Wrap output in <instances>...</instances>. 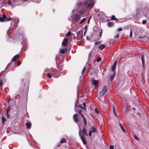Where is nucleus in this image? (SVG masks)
Wrapping results in <instances>:
<instances>
[{
	"instance_id": "nucleus-1",
	"label": "nucleus",
	"mask_w": 149,
	"mask_h": 149,
	"mask_svg": "<svg viewBox=\"0 0 149 149\" xmlns=\"http://www.w3.org/2000/svg\"><path fill=\"white\" fill-rule=\"evenodd\" d=\"M94 0H84L78 1L77 3L78 12L80 15L85 14L88 10L93 8L95 4Z\"/></svg>"
},
{
	"instance_id": "nucleus-2",
	"label": "nucleus",
	"mask_w": 149,
	"mask_h": 149,
	"mask_svg": "<svg viewBox=\"0 0 149 149\" xmlns=\"http://www.w3.org/2000/svg\"><path fill=\"white\" fill-rule=\"evenodd\" d=\"M107 86H104L102 88L99 94V96L101 97L107 91Z\"/></svg>"
},
{
	"instance_id": "nucleus-3",
	"label": "nucleus",
	"mask_w": 149,
	"mask_h": 149,
	"mask_svg": "<svg viewBox=\"0 0 149 149\" xmlns=\"http://www.w3.org/2000/svg\"><path fill=\"white\" fill-rule=\"evenodd\" d=\"M91 81L92 84L94 86L95 88L97 89L99 84V81L93 79Z\"/></svg>"
},
{
	"instance_id": "nucleus-4",
	"label": "nucleus",
	"mask_w": 149,
	"mask_h": 149,
	"mask_svg": "<svg viewBox=\"0 0 149 149\" xmlns=\"http://www.w3.org/2000/svg\"><path fill=\"white\" fill-rule=\"evenodd\" d=\"M72 17V19L75 21H78L80 18V16L78 15H74Z\"/></svg>"
},
{
	"instance_id": "nucleus-5",
	"label": "nucleus",
	"mask_w": 149,
	"mask_h": 149,
	"mask_svg": "<svg viewBox=\"0 0 149 149\" xmlns=\"http://www.w3.org/2000/svg\"><path fill=\"white\" fill-rule=\"evenodd\" d=\"M73 118L74 120V122L77 123L79 121V118L78 117L77 114H75L73 116Z\"/></svg>"
},
{
	"instance_id": "nucleus-6",
	"label": "nucleus",
	"mask_w": 149,
	"mask_h": 149,
	"mask_svg": "<svg viewBox=\"0 0 149 149\" xmlns=\"http://www.w3.org/2000/svg\"><path fill=\"white\" fill-rule=\"evenodd\" d=\"M81 32V31H79L78 32H77V37L78 38H79V40L83 38V36L82 35V33L81 35H80Z\"/></svg>"
},
{
	"instance_id": "nucleus-7",
	"label": "nucleus",
	"mask_w": 149,
	"mask_h": 149,
	"mask_svg": "<svg viewBox=\"0 0 149 149\" xmlns=\"http://www.w3.org/2000/svg\"><path fill=\"white\" fill-rule=\"evenodd\" d=\"M68 39L67 38H65L62 42V45L64 46H66L68 43Z\"/></svg>"
},
{
	"instance_id": "nucleus-8",
	"label": "nucleus",
	"mask_w": 149,
	"mask_h": 149,
	"mask_svg": "<svg viewBox=\"0 0 149 149\" xmlns=\"http://www.w3.org/2000/svg\"><path fill=\"white\" fill-rule=\"evenodd\" d=\"M6 18V16L3 14L1 17L0 15V22H2L5 21V19Z\"/></svg>"
},
{
	"instance_id": "nucleus-9",
	"label": "nucleus",
	"mask_w": 149,
	"mask_h": 149,
	"mask_svg": "<svg viewBox=\"0 0 149 149\" xmlns=\"http://www.w3.org/2000/svg\"><path fill=\"white\" fill-rule=\"evenodd\" d=\"M19 55H16L12 59V61L13 62L15 61L16 60L19 58Z\"/></svg>"
},
{
	"instance_id": "nucleus-10",
	"label": "nucleus",
	"mask_w": 149,
	"mask_h": 149,
	"mask_svg": "<svg viewBox=\"0 0 149 149\" xmlns=\"http://www.w3.org/2000/svg\"><path fill=\"white\" fill-rule=\"evenodd\" d=\"M79 134H80V136L81 139V140H82V141L83 143L84 144H86V140H85V137H84V136L81 135L80 134V132H79Z\"/></svg>"
},
{
	"instance_id": "nucleus-11",
	"label": "nucleus",
	"mask_w": 149,
	"mask_h": 149,
	"mask_svg": "<svg viewBox=\"0 0 149 149\" xmlns=\"http://www.w3.org/2000/svg\"><path fill=\"white\" fill-rule=\"evenodd\" d=\"M119 126H120L121 130H122L123 132L125 133V130L124 129L123 127V126L120 123H119Z\"/></svg>"
},
{
	"instance_id": "nucleus-12",
	"label": "nucleus",
	"mask_w": 149,
	"mask_h": 149,
	"mask_svg": "<svg viewBox=\"0 0 149 149\" xmlns=\"http://www.w3.org/2000/svg\"><path fill=\"white\" fill-rule=\"evenodd\" d=\"M97 128L94 127H92L91 128V131H90L91 132H92L93 133H94L96 132H97L96 131Z\"/></svg>"
},
{
	"instance_id": "nucleus-13",
	"label": "nucleus",
	"mask_w": 149,
	"mask_h": 149,
	"mask_svg": "<svg viewBox=\"0 0 149 149\" xmlns=\"http://www.w3.org/2000/svg\"><path fill=\"white\" fill-rule=\"evenodd\" d=\"M68 49H61L60 51V53L62 54H64L67 52Z\"/></svg>"
},
{
	"instance_id": "nucleus-14",
	"label": "nucleus",
	"mask_w": 149,
	"mask_h": 149,
	"mask_svg": "<svg viewBox=\"0 0 149 149\" xmlns=\"http://www.w3.org/2000/svg\"><path fill=\"white\" fill-rule=\"evenodd\" d=\"M82 133L84 135H86V136L88 135V134H86V130L85 127H84L83 128Z\"/></svg>"
},
{
	"instance_id": "nucleus-15",
	"label": "nucleus",
	"mask_w": 149,
	"mask_h": 149,
	"mask_svg": "<svg viewBox=\"0 0 149 149\" xmlns=\"http://www.w3.org/2000/svg\"><path fill=\"white\" fill-rule=\"evenodd\" d=\"M105 47V45L104 44H102L100 45L98 47L99 49L100 50H102Z\"/></svg>"
},
{
	"instance_id": "nucleus-16",
	"label": "nucleus",
	"mask_w": 149,
	"mask_h": 149,
	"mask_svg": "<svg viewBox=\"0 0 149 149\" xmlns=\"http://www.w3.org/2000/svg\"><path fill=\"white\" fill-rule=\"evenodd\" d=\"M144 59V56L143 55H142L141 56V59L142 62V65L143 66V67L144 66V65L145 63V61Z\"/></svg>"
},
{
	"instance_id": "nucleus-17",
	"label": "nucleus",
	"mask_w": 149,
	"mask_h": 149,
	"mask_svg": "<svg viewBox=\"0 0 149 149\" xmlns=\"http://www.w3.org/2000/svg\"><path fill=\"white\" fill-rule=\"evenodd\" d=\"M46 76H47V77L49 79L51 78L52 77L51 74L49 73H47Z\"/></svg>"
},
{
	"instance_id": "nucleus-18",
	"label": "nucleus",
	"mask_w": 149,
	"mask_h": 149,
	"mask_svg": "<svg viewBox=\"0 0 149 149\" xmlns=\"http://www.w3.org/2000/svg\"><path fill=\"white\" fill-rule=\"evenodd\" d=\"M115 72H114V74H113L112 75H111V76L110 79H111V81H112L113 80L114 77L115 76Z\"/></svg>"
},
{
	"instance_id": "nucleus-19",
	"label": "nucleus",
	"mask_w": 149,
	"mask_h": 149,
	"mask_svg": "<svg viewBox=\"0 0 149 149\" xmlns=\"http://www.w3.org/2000/svg\"><path fill=\"white\" fill-rule=\"evenodd\" d=\"M12 19V18L8 17H6V18L5 19V21H8L11 20Z\"/></svg>"
},
{
	"instance_id": "nucleus-20",
	"label": "nucleus",
	"mask_w": 149,
	"mask_h": 149,
	"mask_svg": "<svg viewBox=\"0 0 149 149\" xmlns=\"http://www.w3.org/2000/svg\"><path fill=\"white\" fill-rule=\"evenodd\" d=\"M26 125L27 127L28 128H29L30 127H31V124L29 123H26Z\"/></svg>"
},
{
	"instance_id": "nucleus-21",
	"label": "nucleus",
	"mask_w": 149,
	"mask_h": 149,
	"mask_svg": "<svg viewBox=\"0 0 149 149\" xmlns=\"http://www.w3.org/2000/svg\"><path fill=\"white\" fill-rule=\"evenodd\" d=\"M66 142V140L65 139V138H62L60 141V143H65Z\"/></svg>"
},
{
	"instance_id": "nucleus-22",
	"label": "nucleus",
	"mask_w": 149,
	"mask_h": 149,
	"mask_svg": "<svg viewBox=\"0 0 149 149\" xmlns=\"http://www.w3.org/2000/svg\"><path fill=\"white\" fill-rule=\"evenodd\" d=\"M113 24H114V23L113 22H109L108 23L107 25H108V26H109L110 27V26H112L113 25Z\"/></svg>"
},
{
	"instance_id": "nucleus-23",
	"label": "nucleus",
	"mask_w": 149,
	"mask_h": 149,
	"mask_svg": "<svg viewBox=\"0 0 149 149\" xmlns=\"http://www.w3.org/2000/svg\"><path fill=\"white\" fill-rule=\"evenodd\" d=\"M111 19L112 20H115L117 21H118V20L116 18L115 16L114 15L112 16Z\"/></svg>"
},
{
	"instance_id": "nucleus-24",
	"label": "nucleus",
	"mask_w": 149,
	"mask_h": 149,
	"mask_svg": "<svg viewBox=\"0 0 149 149\" xmlns=\"http://www.w3.org/2000/svg\"><path fill=\"white\" fill-rule=\"evenodd\" d=\"M116 65H115V64H113V65L112 67V70L114 71L115 70V69L116 68Z\"/></svg>"
},
{
	"instance_id": "nucleus-25",
	"label": "nucleus",
	"mask_w": 149,
	"mask_h": 149,
	"mask_svg": "<svg viewBox=\"0 0 149 149\" xmlns=\"http://www.w3.org/2000/svg\"><path fill=\"white\" fill-rule=\"evenodd\" d=\"M86 19V18H84L83 19L80 21V24H82L84 22H85Z\"/></svg>"
},
{
	"instance_id": "nucleus-26",
	"label": "nucleus",
	"mask_w": 149,
	"mask_h": 149,
	"mask_svg": "<svg viewBox=\"0 0 149 149\" xmlns=\"http://www.w3.org/2000/svg\"><path fill=\"white\" fill-rule=\"evenodd\" d=\"M84 118V122L85 126H86V125H87V122H86V120L85 119V118L84 117V118Z\"/></svg>"
},
{
	"instance_id": "nucleus-27",
	"label": "nucleus",
	"mask_w": 149,
	"mask_h": 149,
	"mask_svg": "<svg viewBox=\"0 0 149 149\" xmlns=\"http://www.w3.org/2000/svg\"><path fill=\"white\" fill-rule=\"evenodd\" d=\"M6 119L4 117H2V123H4V122L6 121Z\"/></svg>"
},
{
	"instance_id": "nucleus-28",
	"label": "nucleus",
	"mask_w": 149,
	"mask_h": 149,
	"mask_svg": "<svg viewBox=\"0 0 149 149\" xmlns=\"http://www.w3.org/2000/svg\"><path fill=\"white\" fill-rule=\"evenodd\" d=\"M3 80L1 79L0 80V87L1 86L3 85Z\"/></svg>"
},
{
	"instance_id": "nucleus-29",
	"label": "nucleus",
	"mask_w": 149,
	"mask_h": 149,
	"mask_svg": "<svg viewBox=\"0 0 149 149\" xmlns=\"http://www.w3.org/2000/svg\"><path fill=\"white\" fill-rule=\"evenodd\" d=\"M71 33L70 31L68 32L66 34V36H70L71 35Z\"/></svg>"
},
{
	"instance_id": "nucleus-30",
	"label": "nucleus",
	"mask_w": 149,
	"mask_h": 149,
	"mask_svg": "<svg viewBox=\"0 0 149 149\" xmlns=\"http://www.w3.org/2000/svg\"><path fill=\"white\" fill-rule=\"evenodd\" d=\"M86 67H84V68H83V69L82 70V74H83V73L86 70Z\"/></svg>"
},
{
	"instance_id": "nucleus-31",
	"label": "nucleus",
	"mask_w": 149,
	"mask_h": 149,
	"mask_svg": "<svg viewBox=\"0 0 149 149\" xmlns=\"http://www.w3.org/2000/svg\"><path fill=\"white\" fill-rule=\"evenodd\" d=\"M77 104H75L74 105V109L75 110V111L76 112L77 111Z\"/></svg>"
},
{
	"instance_id": "nucleus-32",
	"label": "nucleus",
	"mask_w": 149,
	"mask_h": 149,
	"mask_svg": "<svg viewBox=\"0 0 149 149\" xmlns=\"http://www.w3.org/2000/svg\"><path fill=\"white\" fill-rule=\"evenodd\" d=\"M10 106H9L8 108H7V111H6V112L7 113H9V112L10 111Z\"/></svg>"
},
{
	"instance_id": "nucleus-33",
	"label": "nucleus",
	"mask_w": 149,
	"mask_h": 149,
	"mask_svg": "<svg viewBox=\"0 0 149 149\" xmlns=\"http://www.w3.org/2000/svg\"><path fill=\"white\" fill-rule=\"evenodd\" d=\"M79 114H80L81 116L83 117V118H84V115H83V114H82L81 113V110H79Z\"/></svg>"
},
{
	"instance_id": "nucleus-34",
	"label": "nucleus",
	"mask_w": 149,
	"mask_h": 149,
	"mask_svg": "<svg viewBox=\"0 0 149 149\" xmlns=\"http://www.w3.org/2000/svg\"><path fill=\"white\" fill-rule=\"evenodd\" d=\"M132 30L130 31V37L132 38Z\"/></svg>"
},
{
	"instance_id": "nucleus-35",
	"label": "nucleus",
	"mask_w": 149,
	"mask_h": 149,
	"mask_svg": "<svg viewBox=\"0 0 149 149\" xmlns=\"http://www.w3.org/2000/svg\"><path fill=\"white\" fill-rule=\"evenodd\" d=\"M83 106L84 107L83 109L84 110H85V109H86V104H85V103H83Z\"/></svg>"
},
{
	"instance_id": "nucleus-36",
	"label": "nucleus",
	"mask_w": 149,
	"mask_h": 149,
	"mask_svg": "<svg viewBox=\"0 0 149 149\" xmlns=\"http://www.w3.org/2000/svg\"><path fill=\"white\" fill-rule=\"evenodd\" d=\"M142 23L143 24H145L146 23V20H143L142 21Z\"/></svg>"
},
{
	"instance_id": "nucleus-37",
	"label": "nucleus",
	"mask_w": 149,
	"mask_h": 149,
	"mask_svg": "<svg viewBox=\"0 0 149 149\" xmlns=\"http://www.w3.org/2000/svg\"><path fill=\"white\" fill-rule=\"evenodd\" d=\"M100 43V42L99 41L96 42L95 43V44L96 45H98Z\"/></svg>"
},
{
	"instance_id": "nucleus-38",
	"label": "nucleus",
	"mask_w": 149,
	"mask_h": 149,
	"mask_svg": "<svg viewBox=\"0 0 149 149\" xmlns=\"http://www.w3.org/2000/svg\"><path fill=\"white\" fill-rule=\"evenodd\" d=\"M95 112L97 114H98L99 113V111L97 110V109H95Z\"/></svg>"
},
{
	"instance_id": "nucleus-39",
	"label": "nucleus",
	"mask_w": 149,
	"mask_h": 149,
	"mask_svg": "<svg viewBox=\"0 0 149 149\" xmlns=\"http://www.w3.org/2000/svg\"><path fill=\"white\" fill-rule=\"evenodd\" d=\"M122 28H118V30H117V31L118 32H119V31H122Z\"/></svg>"
},
{
	"instance_id": "nucleus-40",
	"label": "nucleus",
	"mask_w": 149,
	"mask_h": 149,
	"mask_svg": "<svg viewBox=\"0 0 149 149\" xmlns=\"http://www.w3.org/2000/svg\"><path fill=\"white\" fill-rule=\"evenodd\" d=\"M113 113H114L115 115L116 116H117V115L116 113V112H115V109L114 108H113Z\"/></svg>"
},
{
	"instance_id": "nucleus-41",
	"label": "nucleus",
	"mask_w": 149,
	"mask_h": 149,
	"mask_svg": "<svg viewBox=\"0 0 149 149\" xmlns=\"http://www.w3.org/2000/svg\"><path fill=\"white\" fill-rule=\"evenodd\" d=\"M78 43L79 45H82V42L81 41H78Z\"/></svg>"
},
{
	"instance_id": "nucleus-42",
	"label": "nucleus",
	"mask_w": 149,
	"mask_h": 149,
	"mask_svg": "<svg viewBox=\"0 0 149 149\" xmlns=\"http://www.w3.org/2000/svg\"><path fill=\"white\" fill-rule=\"evenodd\" d=\"M119 34H117L116 36L114 38H118L119 37Z\"/></svg>"
},
{
	"instance_id": "nucleus-43",
	"label": "nucleus",
	"mask_w": 149,
	"mask_h": 149,
	"mask_svg": "<svg viewBox=\"0 0 149 149\" xmlns=\"http://www.w3.org/2000/svg\"><path fill=\"white\" fill-rule=\"evenodd\" d=\"M101 58H97V62H98L101 61Z\"/></svg>"
},
{
	"instance_id": "nucleus-44",
	"label": "nucleus",
	"mask_w": 149,
	"mask_h": 149,
	"mask_svg": "<svg viewBox=\"0 0 149 149\" xmlns=\"http://www.w3.org/2000/svg\"><path fill=\"white\" fill-rule=\"evenodd\" d=\"M109 149H113V146L112 145L110 146H109Z\"/></svg>"
},
{
	"instance_id": "nucleus-45",
	"label": "nucleus",
	"mask_w": 149,
	"mask_h": 149,
	"mask_svg": "<svg viewBox=\"0 0 149 149\" xmlns=\"http://www.w3.org/2000/svg\"><path fill=\"white\" fill-rule=\"evenodd\" d=\"M11 2L10 1V0H8V4L9 5H10L11 4Z\"/></svg>"
},
{
	"instance_id": "nucleus-46",
	"label": "nucleus",
	"mask_w": 149,
	"mask_h": 149,
	"mask_svg": "<svg viewBox=\"0 0 149 149\" xmlns=\"http://www.w3.org/2000/svg\"><path fill=\"white\" fill-rule=\"evenodd\" d=\"M92 132H91L90 131L89 132V133L88 134V135L89 136H91L92 135Z\"/></svg>"
},
{
	"instance_id": "nucleus-47",
	"label": "nucleus",
	"mask_w": 149,
	"mask_h": 149,
	"mask_svg": "<svg viewBox=\"0 0 149 149\" xmlns=\"http://www.w3.org/2000/svg\"><path fill=\"white\" fill-rule=\"evenodd\" d=\"M17 63L18 64V66H19L21 64V62L19 61H18Z\"/></svg>"
},
{
	"instance_id": "nucleus-48",
	"label": "nucleus",
	"mask_w": 149,
	"mask_h": 149,
	"mask_svg": "<svg viewBox=\"0 0 149 149\" xmlns=\"http://www.w3.org/2000/svg\"><path fill=\"white\" fill-rule=\"evenodd\" d=\"M6 113H7V117L8 118H9V117H10V115L9 114V113H7L6 112Z\"/></svg>"
},
{
	"instance_id": "nucleus-49",
	"label": "nucleus",
	"mask_w": 149,
	"mask_h": 149,
	"mask_svg": "<svg viewBox=\"0 0 149 149\" xmlns=\"http://www.w3.org/2000/svg\"><path fill=\"white\" fill-rule=\"evenodd\" d=\"M134 137L135 139H136L137 140H138L139 139H138V137L136 135H134Z\"/></svg>"
},
{
	"instance_id": "nucleus-50",
	"label": "nucleus",
	"mask_w": 149,
	"mask_h": 149,
	"mask_svg": "<svg viewBox=\"0 0 149 149\" xmlns=\"http://www.w3.org/2000/svg\"><path fill=\"white\" fill-rule=\"evenodd\" d=\"M91 54H89L88 56V58H90L91 57Z\"/></svg>"
},
{
	"instance_id": "nucleus-51",
	"label": "nucleus",
	"mask_w": 149,
	"mask_h": 149,
	"mask_svg": "<svg viewBox=\"0 0 149 149\" xmlns=\"http://www.w3.org/2000/svg\"><path fill=\"white\" fill-rule=\"evenodd\" d=\"M79 107L81 109H83L84 108L81 106H79Z\"/></svg>"
},
{
	"instance_id": "nucleus-52",
	"label": "nucleus",
	"mask_w": 149,
	"mask_h": 149,
	"mask_svg": "<svg viewBox=\"0 0 149 149\" xmlns=\"http://www.w3.org/2000/svg\"><path fill=\"white\" fill-rule=\"evenodd\" d=\"M57 70H56V69H55L53 71V72H56V71H57Z\"/></svg>"
},
{
	"instance_id": "nucleus-53",
	"label": "nucleus",
	"mask_w": 149,
	"mask_h": 149,
	"mask_svg": "<svg viewBox=\"0 0 149 149\" xmlns=\"http://www.w3.org/2000/svg\"><path fill=\"white\" fill-rule=\"evenodd\" d=\"M90 18H90L89 19H88V24H89V22H90Z\"/></svg>"
},
{
	"instance_id": "nucleus-54",
	"label": "nucleus",
	"mask_w": 149,
	"mask_h": 149,
	"mask_svg": "<svg viewBox=\"0 0 149 149\" xmlns=\"http://www.w3.org/2000/svg\"><path fill=\"white\" fill-rule=\"evenodd\" d=\"M116 63H117V61H116L113 64H115V65H116Z\"/></svg>"
},
{
	"instance_id": "nucleus-55",
	"label": "nucleus",
	"mask_w": 149,
	"mask_h": 149,
	"mask_svg": "<svg viewBox=\"0 0 149 149\" xmlns=\"http://www.w3.org/2000/svg\"><path fill=\"white\" fill-rule=\"evenodd\" d=\"M87 25H86V26H85V27H84V29H86V28H87Z\"/></svg>"
},
{
	"instance_id": "nucleus-56",
	"label": "nucleus",
	"mask_w": 149,
	"mask_h": 149,
	"mask_svg": "<svg viewBox=\"0 0 149 149\" xmlns=\"http://www.w3.org/2000/svg\"><path fill=\"white\" fill-rule=\"evenodd\" d=\"M132 109H133V110H134V111L135 110V108H134V107H133V108H132Z\"/></svg>"
},
{
	"instance_id": "nucleus-57",
	"label": "nucleus",
	"mask_w": 149,
	"mask_h": 149,
	"mask_svg": "<svg viewBox=\"0 0 149 149\" xmlns=\"http://www.w3.org/2000/svg\"><path fill=\"white\" fill-rule=\"evenodd\" d=\"M60 144H58V147H59V146H60Z\"/></svg>"
},
{
	"instance_id": "nucleus-58",
	"label": "nucleus",
	"mask_w": 149,
	"mask_h": 149,
	"mask_svg": "<svg viewBox=\"0 0 149 149\" xmlns=\"http://www.w3.org/2000/svg\"><path fill=\"white\" fill-rule=\"evenodd\" d=\"M85 33H84V36H85Z\"/></svg>"
},
{
	"instance_id": "nucleus-59",
	"label": "nucleus",
	"mask_w": 149,
	"mask_h": 149,
	"mask_svg": "<svg viewBox=\"0 0 149 149\" xmlns=\"http://www.w3.org/2000/svg\"><path fill=\"white\" fill-rule=\"evenodd\" d=\"M9 101H10V99H9L8 100V102H9Z\"/></svg>"
},
{
	"instance_id": "nucleus-60",
	"label": "nucleus",
	"mask_w": 149,
	"mask_h": 149,
	"mask_svg": "<svg viewBox=\"0 0 149 149\" xmlns=\"http://www.w3.org/2000/svg\"><path fill=\"white\" fill-rule=\"evenodd\" d=\"M140 38H141V37H139L138 38H139V39Z\"/></svg>"
},
{
	"instance_id": "nucleus-61",
	"label": "nucleus",
	"mask_w": 149,
	"mask_h": 149,
	"mask_svg": "<svg viewBox=\"0 0 149 149\" xmlns=\"http://www.w3.org/2000/svg\"><path fill=\"white\" fill-rule=\"evenodd\" d=\"M1 76H0V79H1Z\"/></svg>"
},
{
	"instance_id": "nucleus-62",
	"label": "nucleus",
	"mask_w": 149,
	"mask_h": 149,
	"mask_svg": "<svg viewBox=\"0 0 149 149\" xmlns=\"http://www.w3.org/2000/svg\"><path fill=\"white\" fill-rule=\"evenodd\" d=\"M58 77V76L56 77Z\"/></svg>"
},
{
	"instance_id": "nucleus-63",
	"label": "nucleus",
	"mask_w": 149,
	"mask_h": 149,
	"mask_svg": "<svg viewBox=\"0 0 149 149\" xmlns=\"http://www.w3.org/2000/svg\"><path fill=\"white\" fill-rule=\"evenodd\" d=\"M100 34H101L102 33V32H100Z\"/></svg>"
}]
</instances>
